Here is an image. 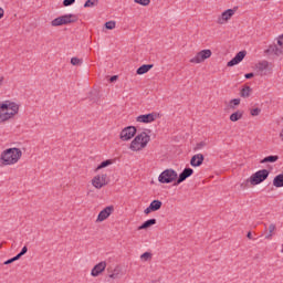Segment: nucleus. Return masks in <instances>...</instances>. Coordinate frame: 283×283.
I'll list each match as a JSON object with an SVG mask.
<instances>
[{
  "label": "nucleus",
  "mask_w": 283,
  "mask_h": 283,
  "mask_svg": "<svg viewBox=\"0 0 283 283\" xmlns=\"http://www.w3.org/2000/svg\"><path fill=\"white\" fill-rule=\"evenodd\" d=\"M109 213H98L96 222H103L105 220H107V218H109Z\"/></svg>",
  "instance_id": "obj_25"
},
{
  "label": "nucleus",
  "mask_w": 283,
  "mask_h": 283,
  "mask_svg": "<svg viewBox=\"0 0 283 283\" xmlns=\"http://www.w3.org/2000/svg\"><path fill=\"white\" fill-rule=\"evenodd\" d=\"M240 118H242V112L238 111V112H234L230 115V120L232 123H238V120H240Z\"/></svg>",
  "instance_id": "obj_21"
},
{
  "label": "nucleus",
  "mask_w": 283,
  "mask_h": 283,
  "mask_svg": "<svg viewBox=\"0 0 283 283\" xmlns=\"http://www.w3.org/2000/svg\"><path fill=\"white\" fill-rule=\"evenodd\" d=\"M71 63L73 65H83V60L78 59V57H72L71 59Z\"/></svg>",
  "instance_id": "obj_31"
},
{
  "label": "nucleus",
  "mask_w": 283,
  "mask_h": 283,
  "mask_svg": "<svg viewBox=\"0 0 283 283\" xmlns=\"http://www.w3.org/2000/svg\"><path fill=\"white\" fill-rule=\"evenodd\" d=\"M233 14H235V10L227 9L218 18L217 23H219V25H224V23H227V21H229V19H231V17H233Z\"/></svg>",
  "instance_id": "obj_10"
},
{
  "label": "nucleus",
  "mask_w": 283,
  "mask_h": 283,
  "mask_svg": "<svg viewBox=\"0 0 283 283\" xmlns=\"http://www.w3.org/2000/svg\"><path fill=\"white\" fill-rule=\"evenodd\" d=\"M256 70H258V72L263 74V72H266V70H269V62H266V61L259 62L256 64Z\"/></svg>",
  "instance_id": "obj_18"
},
{
  "label": "nucleus",
  "mask_w": 283,
  "mask_h": 283,
  "mask_svg": "<svg viewBox=\"0 0 283 283\" xmlns=\"http://www.w3.org/2000/svg\"><path fill=\"white\" fill-rule=\"evenodd\" d=\"M191 176H193V170L191 168H185L179 174L176 185H181V182H185V180H187V178H191Z\"/></svg>",
  "instance_id": "obj_13"
},
{
  "label": "nucleus",
  "mask_w": 283,
  "mask_h": 283,
  "mask_svg": "<svg viewBox=\"0 0 283 283\" xmlns=\"http://www.w3.org/2000/svg\"><path fill=\"white\" fill-rule=\"evenodd\" d=\"M134 1L139 6H149V3H151V0H134Z\"/></svg>",
  "instance_id": "obj_32"
},
{
  "label": "nucleus",
  "mask_w": 283,
  "mask_h": 283,
  "mask_svg": "<svg viewBox=\"0 0 283 283\" xmlns=\"http://www.w3.org/2000/svg\"><path fill=\"white\" fill-rule=\"evenodd\" d=\"M244 56H247V51H240L232 60L228 62L227 66L233 67L234 65L242 63V61H244Z\"/></svg>",
  "instance_id": "obj_11"
},
{
  "label": "nucleus",
  "mask_w": 283,
  "mask_h": 283,
  "mask_svg": "<svg viewBox=\"0 0 283 283\" xmlns=\"http://www.w3.org/2000/svg\"><path fill=\"white\" fill-rule=\"evenodd\" d=\"M137 123H154L156 120V114H144L136 117Z\"/></svg>",
  "instance_id": "obj_14"
},
{
  "label": "nucleus",
  "mask_w": 283,
  "mask_h": 283,
  "mask_svg": "<svg viewBox=\"0 0 283 283\" xmlns=\"http://www.w3.org/2000/svg\"><path fill=\"white\" fill-rule=\"evenodd\" d=\"M242 98H249L251 96V86H245L241 90Z\"/></svg>",
  "instance_id": "obj_23"
},
{
  "label": "nucleus",
  "mask_w": 283,
  "mask_h": 283,
  "mask_svg": "<svg viewBox=\"0 0 283 283\" xmlns=\"http://www.w3.org/2000/svg\"><path fill=\"white\" fill-rule=\"evenodd\" d=\"M273 187H277V188L283 187V174H280L276 177H274Z\"/></svg>",
  "instance_id": "obj_19"
},
{
  "label": "nucleus",
  "mask_w": 283,
  "mask_h": 283,
  "mask_svg": "<svg viewBox=\"0 0 283 283\" xmlns=\"http://www.w3.org/2000/svg\"><path fill=\"white\" fill-rule=\"evenodd\" d=\"M21 254L18 253L15 256L12 258L13 262H17V260H21Z\"/></svg>",
  "instance_id": "obj_40"
},
{
  "label": "nucleus",
  "mask_w": 283,
  "mask_h": 283,
  "mask_svg": "<svg viewBox=\"0 0 283 283\" xmlns=\"http://www.w3.org/2000/svg\"><path fill=\"white\" fill-rule=\"evenodd\" d=\"M96 3H98V0H87L84 3V8H94V6H96Z\"/></svg>",
  "instance_id": "obj_27"
},
{
  "label": "nucleus",
  "mask_w": 283,
  "mask_h": 283,
  "mask_svg": "<svg viewBox=\"0 0 283 283\" xmlns=\"http://www.w3.org/2000/svg\"><path fill=\"white\" fill-rule=\"evenodd\" d=\"M140 260H144V262H147L148 260H151V253L145 252L140 255Z\"/></svg>",
  "instance_id": "obj_28"
},
{
  "label": "nucleus",
  "mask_w": 283,
  "mask_h": 283,
  "mask_svg": "<svg viewBox=\"0 0 283 283\" xmlns=\"http://www.w3.org/2000/svg\"><path fill=\"white\" fill-rule=\"evenodd\" d=\"M0 85H3V77H0Z\"/></svg>",
  "instance_id": "obj_48"
},
{
  "label": "nucleus",
  "mask_w": 283,
  "mask_h": 283,
  "mask_svg": "<svg viewBox=\"0 0 283 283\" xmlns=\"http://www.w3.org/2000/svg\"><path fill=\"white\" fill-rule=\"evenodd\" d=\"M109 165H112V159H107L105 161H102L101 165L97 166V170L98 169H105V167H109Z\"/></svg>",
  "instance_id": "obj_26"
},
{
  "label": "nucleus",
  "mask_w": 283,
  "mask_h": 283,
  "mask_svg": "<svg viewBox=\"0 0 283 283\" xmlns=\"http://www.w3.org/2000/svg\"><path fill=\"white\" fill-rule=\"evenodd\" d=\"M151 140V136L149 134L142 132L136 135V137L132 140L129 145L130 151H143L149 142Z\"/></svg>",
  "instance_id": "obj_3"
},
{
  "label": "nucleus",
  "mask_w": 283,
  "mask_h": 283,
  "mask_svg": "<svg viewBox=\"0 0 283 283\" xmlns=\"http://www.w3.org/2000/svg\"><path fill=\"white\" fill-rule=\"evenodd\" d=\"M114 206H108L99 211V213H113Z\"/></svg>",
  "instance_id": "obj_30"
},
{
  "label": "nucleus",
  "mask_w": 283,
  "mask_h": 283,
  "mask_svg": "<svg viewBox=\"0 0 283 283\" xmlns=\"http://www.w3.org/2000/svg\"><path fill=\"white\" fill-rule=\"evenodd\" d=\"M135 136H136L135 126L125 127L119 134L120 140H124V142L132 140Z\"/></svg>",
  "instance_id": "obj_7"
},
{
  "label": "nucleus",
  "mask_w": 283,
  "mask_h": 283,
  "mask_svg": "<svg viewBox=\"0 0 283 283\" xmlns=\"http://www.w3.org/2000/svg\"><path fill=\"white\" fill-rule=\"evenodd\" d=\"M277 44L283 48V34L279 36Z\"/></svg>",
  "instance_id": "obj_38"
},
{
  "label": "nucleus",
  "mask_w": 283,
  "mask_h": 283,
  "mask_svg": "<svg viewBox=\"0 0 283 283\" xmlns=\"http://www.w3.org/2000/svg\"><path fill=\"white\" fill-rule=\"evenodd\" d=\"M261 112H262V109H260V108H253L250 112V114H251V116H260Z\"/></svg>",
  "instance_id": "obj_34"
},
{
  "label": "nucleus",
  "mask_w": 283,
  "mask_h": 283,
  "mask_svg": "<svg viewBox=\"0 0 283 283\" xmlns=\"http://www.w3.org/2000/svg\"><path fill=\"white\" fill-rule=\"evenodd\" d=\"M176 178H178V172H176V170L166 169L159 175L158 181L161 182V185H170Z\"/></svg>",
  "instance_id": "obj_5"
},
{
  "label": "nucleus",
  "mask_w": 283,
  "mask_h": 283,
  "mask_svg": "<svg viewBox=\"0 0 283 283\" xmlns=\"http://www.w3.org/2000/svg\"><path fill=\"white\" fill-rule=\"evenodd\" d=\"M116 78H118V76H116V75H115V76H112V77H111V82L116 81Z\"/></svg>",
  "instance_id": "obj_46"
},
{
  "label": "nucleus",
  "mask_w": 283,
  "mask_h": 283,
  "mask_svg": "<svg viewBox=\"0 0 283 283\" xmlns=\"http://www.w3.org/2000/svg\"><path fill=\"white\" fill-rule=\"evenodd\" d=\"M247 238H248L249 240H253V234H252L251 232H248Z\"/></svg>",
  "instance_id": "obj_44"
},
{
  "label": "nucleus",
  "mask_w": 283,
  "mask_h": 283,
  "mask_svg": "<svg viewBox=\"0 0 283 283\" xmlns=\"http://www.w3.org/2000/svg\"><path fill=\"white\" fill-rule=\"evenodd\" d=\"M205 147H207V142H200L196 145L197 150L205 149Z\"/></svg>",
  "instance_id": "obj_33"
},
{
  "label": "nucleus",
  "mask_w": 283,
  "mask_h": 283,
  "mask_svg": "<svg viewBox=\"0 0 283 283\" xmlns=\"http://www.w3.org/2000/svg\"><path fill=\"white\" fill-rule=\"evenodd\" d=\"M12 262H14V260L11 258V259L7 260V261L4 262V264H12Z\"/></svg>",
  "instance_id": "obj_45"
},
{
  "label": "nucleus",
  "mask_w": 283,
  "mask_h": 283,
  "mask_svg": "<svg viewBox=\"0 0 283 283\" xmlns=\"http://www.w3.org/2000/svg\"><path fill=\"white\" fill-rule=\"evenodd\" d=\"M109 277L112 280H116V279H118V273H112V274H109Z\"/></svg>",
  "instance_id": "obj_41"
},
{
  "label": "nucleus",
  "mask_w": 283,
  "mask_h": 283,
  "mask_svg": "<svg viewBox=\"0 0 283 283\" xmlns=\"http://www.w3.org/2000/svg\"><path fill=\"white\" fill-rule=\"evenodd\" d=\"M3 14H6V12L3 11V8H0V19H3Z\"/></svg>",
  "instance_id": "obj_42"
},
{
  "label": "nucleus",
  "mask_w": 283,
  "mask_h": 283,
  "mask_svg": "<svg viewBox=\"0 0 283 283\" xmlns=\"http://www.w3.org/2000/svg\"><path fill=\"white\" fill-rule=\"evenodd\" d=\"M21 156H23V151L19 148H8L1 153L0 163L4 167L17 165L21 160Z\"/></svg>",
  "instance_id": "obj_2"
},
{
  "label": "nucleus",
  "mask_w": 283,
  "mask_h": 283,
  "mask_svg": "<svg viewBox=\"0 0 283 283\" xmlns=\"http://www.w3.org/2000/svg\"><path fill=\"white\" fill-rule=\"evenodd\" d=\"M19 253H20L21 256L23 258V255H25V253H28V247L24 245V247L22 248V250H21Z\"/></svg>",
  "instance_id": "obj_37"
},
{
  "label": "nucleus",
  "mask_w": 283,
  "mask_h": 283,
  "mask_svg": "<svg viewBox=\"0 0 283 283\" xmlns=\"http://www.w3.org/2000/svg\"><path fill=\"white\" fill-rule=\"evenodd\" d=\"M73 3H76V0H64L63 1V6H65V8L73 6Z\"/></svg>",
  "instance_id": "obj_35"
},
{
  "label": "nucleus",
  "mask_w": 283,
  "mask_h": 283,
  "mask_svg": "<svg viewBox=\"0 0 283 283\" xmlns=\"http://www.w3.org/2000/svg\"><path fill=\"white\" fill-rule=\"evenodd\" d=\"M149 206L151 211H158L163 207V202L160 200H154Z\"/></svg>",
  "instance_id": "obj_22"
},
{
  "label": "nucleus",
  "mask_w": 283,
  "mask_h": 283,
  "mask_svg": "<svg viewBox=\"0 0 283 283\" xmlns=\"http://www.w3.org/2000/svg\"><path fill=\"white\" fill-rule=\"evenodd\" d=\"M17 114H19V104L11 101L0 102V123L14 118Z\"/></svg>",
  "instance_id": "obj_1"
},
{
  "label": "nucleus",
  "mask_w": 283,
  "mask_h": 283,
  "mask_svg": "<svg viewBox=\"0 0 283 283\" xmlns=\"http://www.w3.org/2000/svg\"><path fill=\"white\" fill-rule=\"evenodd\" d=\"M244 76H245V78H253V73H248Z\"/></svg>",
  "instance_id": "obj_43"
},
{
  "label": "nucleus",
  "mask_w": 283,
  "mask_h": 283,
  "mask_svg": "<svg viewBox=\"0 0 283 283\" xmlns=\"http://www.w3.org/2000/svg\"><path fill=\"white\" fill-rule=\"evenodd\" d=\"M151 206L144 209V213H151Z\"/></svg>",
  "instance_id": "obj_39"
},
{
  "label": "nucleus",
  "mask_w": 283,
  "mask_h": 283,
  "mask_svg": "<svg viewBox=\"0 0 283 283\" xmlns=\"http://www.w3.org/2000/svg\"><path fill=\"white\" fill-rule=\"evenodd\" d=\"M105 269H107V262L102 261L97 263L91 271L92 277H98V275H101Z\"/></svg>",
  "instance_id": "obj_12"
},
{
  "label": "nucleus",
  "mask_w": 283,
  "mask_h": 283,
  "mask_svg": "<svg viewBox=\"0 0 283 283\" xmlns=\"http://www.w3.org/2000/svg\"><path fill=\"white\" fill-rule=\"evenodd\" d=\"M231 105H240V98H233L230 101V106Z\"/></svg>",
  "instance_id": "obj_36"
},
{
  "label": "nucleus",
  "mask_w": 283,
  "mask_h": 283,
  "mask_svg": "<svg viewBox=\"0 0 283 283\" xmlns=\"http://www.w3.org/2000/svg\"><path fill=\"white\" fill-rule=\"evenodd\" d=\"M273 231H275V223L269 226V233L265 235V240H271V238H273Z\"/></svg>",
  "instance_id": "obj_24"
},
{
  "label": "nucleus",
  "mask_w": 283,
  "mask_h": 283,
  "mask_svg": "<svg viewBox=\"0 0 283 283\" xmlns=\"http://www.w3.org/2000/svg\"><path fill=\"white\" fill-rule=\"evenodd\" d=\"M107 175H97L93 178L92 185L95 189H103L107 185Z\"/></svg>",
  "instance_id": "obj_9"
},
{
  "label": "nucleus",
  "mask_w": 283,
  "mask_h": 283,
  "mask_svg": "<svg viewBox=\"0 0 283 283\" xmlns=\"http://www.w3.org/2000/svg\"><path fill=\"white\" fill-rule=\"evenodd\" d=\"M153 67L154 64H143L137 69V74H139V76H143V74H147V72H149V70H151Z\"/></svg>",
  "instance_id": "obj_16"
},
{
  "label": "nucleus",
  "mask_w": 283,
  "mask_h": 283,
  "mask_svg": "<svg viewBox=\"0 0 283 283\" xmlns=\"http://www.w3.org/2000/svg\"><path fill=\"white\" fill-rule=\"evenodd\" d=\"M269 178V170L268 169H262L256 172H254L249 179L248 182L251 185H261V182H264Z\"/></svg>",
  "instance_id": "obj_6"
},
{
  "label": "nucleus",
  "mask_w": 283,
  "mask_h": 283,
  "mask_svg": "<svg viewBox=\"0 0 283 283\" xmlns=\"http://www.w3.org/2000/svg\"><path fill=\"white\" fill-rule=\"evenodd\" d=\"M280 138H281V140H283V129H282V132L280 133Z\"/></svg>",
  "instance_id": "obj_47"
},
{
  "label": "nucleus",
  "mask_w": 283,
  "mask_h": 283,
  "mask_svg": "<svg viewBox=\"0 0 283 283\" xmlns=\"http://www.w3.org/2000/svg\"><path fill=\"white\" fill-rule=\"evenodd\" d=\"M154 224H156V219H149L147 221H145L142 226H139V231L143 229H149V227H154Z\"/></svg>",
  "instance_id": "obj_20"
},
{
  "label": "nucleus",
  "mask_w": 283,
  "mask_h": 283,
  "mask_svg": "<svg viewBox=\"0 0 283 283\" xmlns=\"http://www.w3.org/2000/svg\"><path fill=\"white\" fill-rule=\"evenodd\" d=\"M76 14L67 13L61 17H57L51 21L53 28H59V25H67V23H76Z\"/></svg>",
  "instance_id": "obj_4"
},
{
  "label": "nucleus",
  "mask_w": 283,
  "mask_h": 283,
  "mask_svg": "<svg viewBox=\"0 0 283 283\" xmlns=\"http://www.w3.org/2000/svg\"><path fill=\"white\" fill-rule=\"evenodd\" d=\"M211 56V50L206 49L197 53L191 60L190 63H202V61H206V59H210Z\"/></svg>",
  "instance_id": "obj_8"
},
{
  "label": "nucleus",
  "mask_w": 283,
  "mask_h": 283,
  "mask_svg": "<svg viewBox=\"0 0 283 283\" xmlns=\"http://www.w3.org/2000/svg\"><path fill=\"white\" fill-rule=\"evenodd\" d=\"M277 160H280V157L277 155H271L264 157L260 163L261 165H265V163H277Z\"/></svg>",
  "instance_id": "obj_17"
},
{
  "label": "nucleus",
  "mask_w": 283,
  "mask_h": 283,
  "mask_svg": "<svg viewBox=\"0 0 283 283\" xmlns=\"http://www.w3.org/2000/svg\"><path fill=\"white\" fill-rule=\"evenodd\" d=\"M202 163H205V155H202V154H197V155L192 156L190 159L191 167H200V165H202Z\"/></svg>",
  "instance_id": "obj_15"
},
{
  "label": "nucleus",
  "mask_w": 283,
  "mask_h": 283,
  "mask_svg": "<svg viewBox=\"0 0 283 283\" xmlns=\"http://www.w3.org/2000/svg\"><path fill=\"white\" fill-rule=\"evenodd\" d=\"M105 28H106V30H114V28H116V22L108 21L105 23Z\"/></svg>",
  "instance_id": "obj_29"
}]
</instances>
